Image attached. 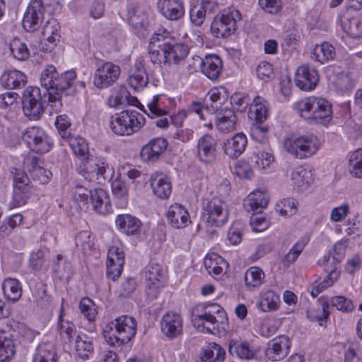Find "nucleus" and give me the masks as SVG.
<instances>
[{"label": "nucleus", "instance_id": "f257e3e1", "mask_svg": "<svg viewBox=\"0 0 362 362\" xmlns=\"http://www.w3.org/2000/svg\"><path fill=\"white\" fill-rule=\"evenodd\" d=\"M76 76L74 71H67L59 75L54 66H47L40 77V84L43 89L31 86L23 92L22 105L25 115L30 119H39L44 112L47 95L48 102L53 104L52 105L55 110L60 109L62 106V95L71 86Z\"/></svg>", "mask_w": 362, "mask_h": 362}, {"label": "nucleus", "instance_id": "f03ea898", "mask_svg": "<svg viewBox=\"0 0 362 362\" xmlns=\"http://www.w3.org/2000/svg\"><path fill=\"white\" fill-rule=\"evenodd\" d=\"M192 321L202 332L215 334L220 325L228 322L224 309L218 303L205 302L194 306L192 310Z\"/></svg>", "mask_w": 362, "mask_h": 362}, {"label": "nucleus", "instance_id": "7ed1b4c3", "mask_svg": "<svg viewBox=\"0 0 362 362\" xmlns=\"http://www.w3.org/2000/svg\"><path fill=\"white\" fill-rule=\"evenodd\" d=\"M136 332L135 319L129 315H122L106 325L103 337L110 346L120 347L129 342Z\"/></svg>", "mask_w": 362, "mask_h": 362}, {"label": "nucleus", "instance_id": "20e7f679", "mask_svg": "<svg viewBox=\"0 0 362 362\" xmlns=\"http://www.w3.org/2000/svg\"><path fill=\"white\" fill-rule=\"evenodd\" d=\"M322 142L319 137H286L283 146L295 158L303 159L315 154Z\"/></svg>", "mask_w": 362, "mask_h": 362}, {"label": "nucleus", "instance_id": "39448f33", "mask_svg": "<svg viewBox=\"0 0 362 362\" xmlns=\"http://www.w3.org/2000/svg\"><path fill=\"white\" fill-rule=\"evenodd\" d=\"M141 120L144 121V119L138 112L124 110L111 122V128L117 135L130 136L141 129Z\"/></svg>", "mask_w": 362, "mask_h": 362}, {"label": "nucleus", "instance_id": "423d86ee", "mask_svg": "<svg viewBox=\"0 0 362 362\" xmlns=\"http://www.w3.org/2000/svg\"><path fill=\"white\" fill-rule=\"evenodd\" d=\"M268 117L267 101L260 96H256L250 105L248 117L255 122L252 124L250 131L251 135L265 134L270 133L269 127L262 123Z\"/></svg>", "mask_w": 362, "mask_h": 362}, {"label": "nucleus", "instance_id": "0eeeda50", "mask_svg": "<svg viewBox=\"0 0 362 362\" xmlns=\"http://www.w3.org/2000/svg\"><path fill=\"white\" fill-rule=\"evenodd\" d=\"M224 202L216 197L210 200L205 199L203 202L202 216L204 220L211 226H221L228 219Z\"/></svg>", "mask_w": 362, "mask_h": 362}, {"label": "nucleus", "instance_id": "6e6552de", "mask_svg": "<svg viewBox=\"0 0 362 362\" xmlns=\"http://www.w3.org/2000/svg\"><path fill=\"white\" fill-rule=\"evenodd\" d=\"M121 69L118 65L112 62H104L98 66L93 82L94 86L99 88H107L112 86L120 75Z\"/></svg>", "mask_w": 362, "mask_h": 362}, {"label": "nucleus", "instance_id": "1a4fd4ad", "mask_svg": "<svg viewBox=\"0 0 362 362\" xmlns=\"http://www.w3.org/2000/svg\"><path fill=\"white\" fill-rule=\"evenodd\" d=\"M236 18L240 19V13L235 11V13L221 14L214 18L211 23V30L216 37H229L236 30Z\"/></svg>", "mask_w": 362, "mask_h": 362}, {"label": "nucleus", "instance_id": "9d476101", "mask_svg": "<svg viewBox=\"0 0 362 362\" xmlns=\"http://www.w3.org/2000/svg\"><path fill=\"white\" fill-rule=\"evenodd\" d=\"M33 192V187L28 175L25 173H16L14 176L13 195L11 207L16 208L25 204Z\"/></svg>", "mask_w": 362, "mask_h": 362}, {"label": "nucleus", "instance_id": "9b49d317", "mask_svg": "<svg viewBox=\"0 0 362 362\" xmlns=\"http://www.w3.org/2000/svg\"><path fill=\"white\" fill-rule=\"evenodd\" d=\"M45 7L42 0H33L27 8L23 19V26L28 32L40 28L45 19Z\"/></svg>", "mask_w": 362, "mask_h": 362}, {"label": "nucleus", "instance_id": "f8f14e48", "mask_svg": "<svg viewBox=\"0 0 362 362\" xmlns=\"http://www.w3.org/2000/svg\"><path fill=\"white\" fill-rule=\"evenodd\" d=\"M291 341L285 335H281L272 339L265 350L266 357L272 361L284 359L289 353Z\"/></svg>", "mask_w": 362, "mask_h": 362}, {"label": "nucleus", "instance_id": "ddd939ff", "mask_svg": "<svg viewBox=\"0 0 362 362\" xmlns=\"http://www.w3.org/2000/svg\"><path fill=\"white\" fill-rule=\"evenodd\" d=\"M167 36L163 34H155L151 38L148 46V54L153 64H167Z\"/></svg>", "mask_w": 362, "mask_h": 362}, {"label": "nucleus", "instance_id": "4468645a", "mask_svg": "<svg viewBox=\"0 0 362 362\" xmlns=\"http://www.w3.org/2000/svg\"><path fill=\"white\" fill-rule=\"evenodd\" d=\"M124 256L123 250L117 246H112L108 250L107 276L112 281H115L122 274Z\"/></svg>", "mask_w": 362, "mask_h": 362}, {"label": "nucleus", "instance_id": "2eb2a0df", "mask_svg": "<svg viewBox=\"0 0 362 362\" xmlns=\"http://www.w3.org/2000/svg\"><path fill=\"white\" fill-rule=\"evenodd\" d=\"M317 82L318 74L313 67L303 64L297 69L295 83L300 90H311L316 87Z\"/></svg>", "mask_w": 362, "mask_h": 362}, {"label": "nucleus", "instance_id": "dca6fc26", "mask_svg": "<svg viewBox=\"0 0 362 362\" xmlns=\"http://www.w3.org/2000/svg\"><path fill=\"white\" fill-rule=\"evenodd\" d=\"M182 318L175 313L165 314L160 322L161 331L166 337L174 339L182 334Z\"/></svg>", "mask_w": 362, "mask_h": 362}, {"label": "nucleus", "instance_id": "f3484780", "mask_svg": "<svg viewBox=\"0 0 362 362\" xmlns=\"http://www.w3.org/2000/svg\"><path fill=\"white\" fill-rule=\"evenodd\" d=\"M218 8V4L211 0H202L194 4L189 11L191 22L196 26L203 24L207 14L214 13Z\"/></svg>", "mask_w": 362, "mask_h": 362}, {"label": "nucleus", "instance_id": "a211bd4d", "mask_svg": "<svg viewBox=\"0 0 362 362\" xmlns=\"http://www.w3.org/2000/svg\"><path fill=\"white\" fill-rule=\"evenodd\" d=\"M331 104L325 99L315 98L313 112L311 117H308V121L327 125L332 119Z\"/></svg>", "mask_w": 362, "mask_h": 362}, {"label": "nucleus", "instance_id": "6ab92c4d", "mask_svg": "<svg viewBox=\"0 0 362 362\" xmlns=\"http://www.w3.org/2000/svg\"><path fill=\"white\" fill-rule=\"evenodd\" d=\"M42 35L44 40H47L50 45H46L45 47L44 45L42 44L40 49L46 52L51 51L57 43L59 42L60 25L56 19L49 18L42 25Z\"/></svg>", "mask_w": 362, "mask_h": 362}, {"label": "nucleus", "instance_id": "aec40b11", "mask_svg": "<svg viewBox=\"0 0 362 362\" xmlns=\"http://www.w3.org/2000/svg\"><path fill=\"white\" fill-rule=\"evenodd\" d=\"M150 182L153 194L159 199H168L171 194V182L164 174L158 172L152 174Z\"/></svg>", "mask_w": 362, "mask_h": 362}, {"label": "nucleus", "instance_id": "412c9836", "mask_svg": "<svg viewBox=\"0 0 362 362\" xmlns=\"http://www.w3.org/2000/svg\"><path fill=\"white\" fill-rule=\"evenodd\" d=\"M167 64H180L186 60L189 53V47L184 43L175 42L167 36Z\"/></svg>", "mask_w": 362, "mask_h": 362}, {"label": "nucleus", "instance_id": "4be33fe9", "mask_svg": "<svg viewBox=\"0 0 362 362\" xmlns=\"http://www.w3.org/2000/svg\"><path fill=\"white\" fill-rule=\"evenodd\" d=\"M158 5L160 13L168 20L177 21L185 14L181 0H160Z\"/></svg>", "mask_w": 362, "mask_h": 362}, {"label": "nucleus", "instance_id": "5701e85b", "mask_svg": "<svg viewBox=\"0 0 362 362\" xmlns=\"http://www.w3.org/2000/svg\"><path fill=\"white\" fill-rule=\"evenodd\" d=\"M167 218L170 224L175 228H183L190 222L188 211L179 204H174L170 206L167 212Z\"/></svg>", "mask_w": 362, "mask_h": 362}, {"label": "nucleus", "instance_id": "b1692460", "mask_svg": "<svg viewBox=\"0 0 362 362\" xmlns=\"http://www.w3.org/2000/svg\"><path fill=\"white\" fill-rule=\"evenodd\" d=\"M168 144L164 137H156L143 147L141 156L144 160L154 161L166 149Z\"/></svg>", "mask_w": 362, "mask_h": 362}, {"label": "nucleus", "instance_id": "393cba45", "mask_svg": "<svg viewBox=\"0 0 362 362\" xmlns=\"http://www.w3.org/2000/svg\"><path fill=\"white\" fill-rule=\"evenodd\" d=\"M129 84L134 90L143 89L148 83V78L142 62H136L131 69L128 78Z\"/></svg>", "mask_w": 362, "mask_h": 362}, {"label": "nucleus", "instance_id": "a878e982", "mask_svg": "<svg viewBox=\"0 0 362 362\" xmlns=\"http://www.w3.org/2000/svg\"><path fill=\"white\" fill-rule=\"evenodd\" d=\"M222 60L216 54H210L205 57L202 66V72L210 80H216L220 76L222 71Z\"/></svg>", "mask_w": 362, "mask_h": 362}, {"label": "nucleus", "instance_id": "bb28decb", "mask_svg": "<svg viewBox=\"0 0 362 362\" xmlns=\"http://www.w3.org/2000/svg\"><path fill=\"white\" fill-rule=\"evenodd\" d=\"M0 82L2 86L7 89L23 88L26 83V76L18 70H11L4 72L1 78Z\"/></svg>", "mask_w": 362, "mask_h": 362}, {"label": "nucleus", "instance_id": "cd10ccee", "mask_svg": "<svg viewBox=\"0 0 362 362\" xmlns=\"http://www.w3.org/2000/svg\"><path fill=\"white\" fill-rule=\"evenodd\" d=\"M90 203L95 211L99 214H107L111 210V204L107 193L101 188L93 190Z\"/></svg>", "mask_w": 362, "mask_h": 362}, {"label": "nucleus", "instance_id": "c85d7f7f", "mask_svg": "<svg viewBox=\"0 0 362 362\" xmlns=\"http://www.w3.org/2000/svg\"><path fill=\"white\" fill-rule=\"evenodd\" d=\"M226 354L223 347L215 342H211L202 349L200 362H223Z\"/></svg>", "mask_w": 362, "mask_h": 362}, {"label": "nucleus", "instance_id": "c756f323", "mask_svg": "<svg viewBox=\"0 0 362 362\" xmlns=\"http://www.w3.org/2000/svg\"><path fill=\"white\" fill-rule=\"evenodd\" d=\"M67 141L69 143L74 153L77 156L78 158L81 160V164L84 165L83 170L87 172L88 168L86 167V163L88 160L89 149L88 146L84 137H66Z\"/></svg>", "mask_w": 362, "mask_h": 362}, {"label": "nucleus", "instance_id": "7c9ffc66", "mask_svg": "<svg viewBox=\"0 0 362 362\" xmlns=\"http://www.w3.org/2000/svg\"><path fill=\"white\" fill-rule=\"evenodd\" d=\"M247 137H230L223 141V151L230 158L239 157L247 146Z\"/></svg>", "mask_w": 362, "mask_h": 362}, {"label": "nucleus", "instance_id": "2f4dec72", "mask_svg": "<svg viewBox=\"0 0 362 362\" xmlns=\"http://www.w3.org/2000/svg\"><path fill=\"white\" fill-rule=\"evenodd\" d=\"M200 160L208 163L215 158L216 141L213 137H201L197 144Z\"/></svg>", "mask_w": 362, "mask_h": 362}, {"label": "nucleus", "instance_id": "473e14b6", "mask_svg": "<svg viewBox=\"0 0 362 362\" xmlns=\"http://www.w3.org/2000/svg\"><path fill=\"white\" fill-rule=\"evenodd\" d=\"M116 224L119 230L127 235L136 234L141 226V221L129 214L119 215L116 218Z\"/></svg>", "mask_w": 362, "mask_h": 362}, {"label": "nucleus", "instance_id": "72a5a7b5", "mask_svg": "<svg viewBox=\"0 0 362 362\" xmlns=\"http://www.w3.org/2000/svg\"><path fill=\"white\" fill-rule=\"evenodd\" d=\"M204 266L209 274L220 275L228 267L226 261L216 253L207 255L204 259Z\"/></svg>", "mask_w": 362, "mask_h": 362}, {"label": "nucleus", "instance_id": "f704fd0d", "mask_svg": "<svg viewBox=\"0 0 362 362\" xmlns=\"http://www.w3.org/2000/svg\"><path fill=\"white\" fill-rule=\"evenodd\" d=\"M16 349L13 339L11 334L5 331H0V362L9 361L15 354Z\"/></svg>", "mask_w": 362, "mask_h": 362}, {"label": "nucleus", "instance_id": "c9c22d12", "mask_svg": "<svg viewBox=\"0 0 362 362\" xmlns=\"http://www.w3.org/2000/svg\"><path fill=\"white\" fill-rule=\"evenodd\" d=\"M268 204V199L264 193L256 191L250 193L245 201V207L247 211L259 213Z\"/></svg>", "mask_w": 362, "mask_h": 362}, {"label": "nucleus", "instance_id": "e433bc0d", "mask_svg": "<svg viewBox=\"0 0 362 362\" xmlns=\"http://www.w3.org/2000/svg\"><path fill=\"white\" fill-rule=\"evenodd\" d=\"M57 332L59 335L60 340L65 343H70L76 334V326L74 324L69 320L63 319V310H61V313L59 315L57 327Z\"/></svg>", "mask_w": 362, "mask_h": 362}, {"label": "nucleus", "instance_id": "4c0bfd02", "mask_svg": "<svg viewBox=\"0 0 362 362\" xmlns=\"http://www.w3.org/2000/svg\"><path fill=\"white\" fill-rule=\"evenodd\" d=\"M2 290L4 296L13 302L18 300L22 296L21 284L16 279H6L2 283Z\"/></svg>", "mask_w": 362, "mask_h": 362}, {"label": "nucleus", "instance_id": "58836bf2", "mask_svg": "<svg viewBox=\"0 0 362 362\" xmlns=\"http://www.w3.org/2000/svg\"><path fill=\"white\" fill-rule=\"evenodd\" d=\"M127 19L129 23L136 31H140L145 27L147 18L141 7L134 6L128 9Z\"/></svg>", "mask_w": 362, "mask_h": 362}, {"label": "nucleus", "instance_id": "ea45409f", "mask_svg": "<svg viewBox=\"0 0 362 362\" xmlns=\"http://www.w3.org/2000/svg\"><path fill=\"white\" fill-rule=\"evenodd\" d=\"M280 299L273 291L267 290L262 292L257 308L263 312L276 310L279 308Z\"/></svg>", "mask_w": 362, "mask_h": 362}, {"label": "nucleus", "instance_id": "a19ab883", "mask_svg": "<svg viewBox=\"0 0 362 362\" xmlns=\"http://www.w3.org/2000/svg\"><path fill=\"white\" fill-rule=\"evenodd\" d=\"M348 170L355 178H362V148L349 153Z\"/></svg>", "mask_w": 362, "mask_h": 362}, {"label": "nucleus", "instance_id": "79ce46f5", "mask_svg": "<svg viewBox=\"0 0 362 362\" xmlns=\"http://www.w3.org/2000/svg\"><path fill=\"white\" fill-rule=\"evenodd\" d=\"M335 54V49L330 43L327 42L321 45H317L313 52L315 59L321 64H325L333 59Z\"/></svg>", "mask_w": 362, "mask_h": 362}, {"label": "nucleus", "instance_id": "37998d69", "mask_svg": "<svg viewBox=\"0 0 362 362\" xmlns=\"http://www.w3.org/2000/svg\"><path fill=\"white\" fill-rule=\"evenodd\" d=\"M228 352L240 359L250 360L255 356L254 351L250 349L246 342L230 341L228 344Z\"/></svg>", "mask_w": 362, "mask_h": 362}, {"label": "nucleus", "instance_id": "c03bdc74", "mask_svg": "<svg viewBox=\"0 0 362 362\" xmlns=\"http://www.w3.org/2000/svg\"><path fill=\"white\" fill-rule=\"evenodd\" d=\"M324 269L328 273L327 277L320 283L316 287L313 288L311 291V296L313 298L317 296L324 289L329 287L332 285L334 281L337 279L339 273L337 271V268L334 267H329L328 263L325 265Z\"/></svg>", "mask_w": 362, "mask_h": 362}, {"label": "nucleus", "instance_id": "a18cd8bd", "mask_svg": "<svg viewBox=\"0 0 362 362\" xmlns=\"http://www.w3.org/2000/svg\"><path fill=\"white\" fill-rule=\"evenodd\" d=\"M291 179L295 187L298 189H304L310 183L312 174L310 170L303 166H298L292 172Z\"/></svg>", "mask_w": 362, "mask_h": 362}, {"label": "nucleus", "instance_id": "49530a36", "mask_svg": "<svg viewBox=\"0 0 362 362\" xmlns=\"http://www.w3.org/2000/svg\"><path fill=\"white\" fill-rule=\"evenodd\" d=\"M75 348L78 356L83 359L88 358L93 351L91 339L85 334L76 337Z\"/></svg>", "mask_w": 362, "mask_h": 362}, {"label": "nucleus", "instance_id": "de8ad7c7", "mask_svg": "<svg viewBox=\"0 0 362 362\" xmlns=\"http://www.w3.org/2000/svg\"><path fill=\"white\" fill-rule=\"evenodd\" d=\"M145 278L147 282L164 284L165 270L159 264L151 262L145 268Z\"/></svg>", "mask_w": 362, "mask_h": 362}, {"label": "nucleus", "instance_id": "09e8293b", "mask_svg": "<svg viewBox=\"0 0 362 362\" xmlns=\"http://www.w3.org/2000/svg\"><path fill=\"white\" fill-rule=\"evenodd\" d=\"M274 160L273 154L267 151H259L250 157V162L253 163L254 168L259 170L267 169Z\"/></svg>", "mask_w": 362, "mask_h": 362}, {"label": "nucleus", "instance_id": "8fccbe9b", "mask_svg": "<svg viewBox=\"0 0 362 362\" xmlns=\"http://www.w3.org/2000/svg\"><path fill=\"white\" fill-rule=\"evenodd\" d=\"M264 277L263 271L256 267H250L245 274V282L247 288H255L262 284Z\"/></svg>", "mask_w": 362, "mask_h": 362}, {"label": "nucleus", "instance_id": "3c124183", "mask_svg": "<svg viewBox=\"0 0 362 362\" xmlns=\"http://www.w3.org/2000/svg\"><path fill=\"white\" fill-rule=\"evenodd\" d=\"M344 30L353 38L362 37V17L356 16L343 22Z\"/></svg>", "mask_w": 362, "mask_h": 362}, {"label": "nucleus", "instance_id": "603ef678", "mask_svg": "<svg viewBox=\"0 0 362 362\" xmlns=\"http://www.w3.org/2000/svg\"><path fill=\"white\" fill-rule=\"evenodd\" d=\"M75 244L83 254L90 252L94 244L89 231L83 230L79 232L75 238Z\"/></svg>", "mask_w": 362, "mask_h": 362}, {"label": "nucleus", "instance_id": "864d4df0", "mask_svg": "<svg viewBox=\"0 0 362 362\" xmlns=\"http://www.w3.org/2000/svg\"><path fill=\"white\" fill-rule=\"evenodd\" d=\"M346 247H347V241L346 240H340L337 242L333 247V253H332V262L331 258L329 256L327 262L325 265L328 262L329 267H334L336 268L335 264H339L341 262L343 258L345 256L346 252Z\"/></svg>", "mask_w": 362, "mask_h": 362}, {"label": "nucleus", "instance_id": "5fc2aeb1", "mask_svg": "<svg viewBox=\"0 0 362 362\" xmlns=\"http://www.w3.org/2000/svg\"><path fill=\"white\" fill-rule=\"evenodd\" d=\"M54 271L63 277H68L72 273L70 262L62 255L58 254L54 260Z\"/></svg>", "mask_w": 362, "mask_h": 362}, {"label": "nucleus", "instance_id": "6e6d98bb", "mask_svg": "<svg viewBox=\"0 0 362 362\" xmlns=\"http://www.w3.org/2000/svg\"><path fill=\"white\" fill-rule=\"evenodd\" d=\"M33 362H57V354L52 347L40 346L37 349Z\"/></svg>", "mask_w": 362, "mask_h": 362}, {"label": "nucleus", "instance_id": "4d7b16f0", "mask_svg": "<svg viewBox=\"0 0 362 362\" xmlns=\"http://www.w3.org/2000/svg\"><path fill=\"white\" fill-rule=\"evenodd\" d=\"M254 165L250 162V158L246 160H241L237 162L235 165V173L240 178L250 179L254 175Z\"/></svg>", "mask_w": 362, "mask_h": 362}, {"label": "nucleus", "instance_id": "13d9d810", "mask_svg": "<svg viewBox=\"0 0 362 362\" xmlns=\"http://www.w3.org/2000/svg\"><path fill=\"white\" fill-rule=\"evenodd\" d=\"M79 309L84 317L90 322L93 321L97 315V308L89 298H83L79 303Z\"/></svg>", "mask_w": 362, "mask_h": 362}, {"label": "nucleus", "instance_id": "bf43d9fd", "mask_svg": "<svg viewBox=\"0 0 362 362\" xmlns=\"http://www.w3.org/2000/svg\"><path fill=\"white\" fill-rule=\"evenodd\" d=\"M211 106L216 111H222V105L228 100L225 88L213 89L210 93Z\"/></svg>", "mask_w": 362, "mask_h": 362}, {"label": "nucleus", "instance_id": "052dcab7", "mask_svg": "<svg viewBox=\"0 0 362 362\" xmlns=\"http://www.w3.org/2000/svg\"><path fill=\"white\" fill-rule=\"evenodd\" d=\"M10 51L18 60H25L29 57V51L26 45L19 39H14L11 42Z\"/></svg>", "mask_w": 362, "mask_h": 362}, {"label": "nucleus", "instance_id": "680f3d73", "mask_svg": "<svg viewBox=\"0 0 362 362\" xmlns=\"http://www.w3.org/2000/svg\"><path fill=\"white\" fill-rule=\"evenodd\" d=\"M46 252V248H39L32 251L29 262L33 270L39 272L42 269Z\"/></svg>", "mask_w": 362, "mask_h": 362}, {"label": "nucleus", "instance_id": "e2e57ef3", "mask_svg": "<svg viewBox=\"0 0 362 362\" xmlns=\"http://www.w3.org/2000/svg\"><path fill=\"white\" fill-rule=\"evenodd\" d=\"M230 116L220 117L216 122V127L221 134H228L235 129V115L229 111Z\"/></svg>", "mask_w": 362, "mask_h": 362}, {"label": "nucleus", "instance_id": "0e129e2a", "mask_svg": "<svg viewBox=\"0 0 362 362\" xmlns=\"http://www.w3.org/2000/svg\"><path fill=\"white\" fill-rule=\"evenodd\" d=\"M306 243L303 241H298L293 245L288 252L283 258L284 264L288 267L290 264L293 263L298 259Z\"/></svg>", "mask_w": 362, "mask_h": 362}, {"label": "nucleus", "instance_id": "69168bd1", "mask_svg": "<svg viewBox=\"0 0 362 362\" xmlns=\"http://www.w3.org/2000/svg\"><path fill=\"white\" fill-rule=\"evenodd\" d=\"M277 211L284 216H291L297 211L296 202L293 199H285L277 206Z\"/></svg>", "mask_w": 362, "mask_h": 362}, {"label": "nucleus", "instance_id": "338daca9", "mask_svg": "<svg viewBox=\"0 0 362 362\" xmlns=\"http://www.w3.org/2000/svg\"><path fill=\"white\" fill-rule=\"evenodd\" d=\"M331 303L337 310L342 312H351L354 310L353 302L344 296H335L331 299Z\"/></svg>", "mask_w": 362, "mask_h": 362}, {"label": "nucleus", "instance_id": "774afa93", "mask_svg": "<svg viewBox=\"0 0 362 362\" xmlns=\"http://www.w3.org/2000/svg\"><path fill=\"white\" fill-rule=\"evenodd\" d=\"M136 287V283L134 278L126 279L119 286L117 289V293L119 296L127 298L130 296Z\"/></svg>", "mask_w": 362, "mask_h": 362}]
</instances>
